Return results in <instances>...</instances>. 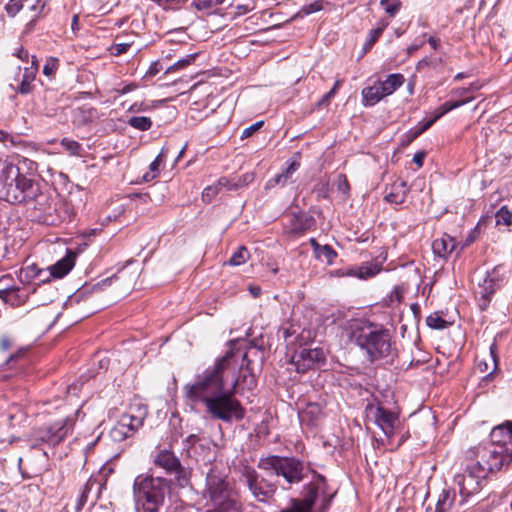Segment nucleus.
Masks as SVG:
<instances>
[{"mask_svg": "<svg viewBox=\"0 0 512 512\" xmlns=\"http://www.w3.org/2000/svg\"><path fill=\"white\" fill-rule=\"evenodd\" d=\"M433 125V120L421 121L418 125L409 131H407L401 139V145L403 147L408 146L412 143L417 137H419L423 132L428 130Z\"/></svg>", "mask_w": 512, "mask_h": 512, "instance_id": "nucleus-25", "label": "nucleus"}, {"mask_svg": "<svg viewBox=\"0 0 512 512\" xmlns=\"http://www.w3.org/2000/svg\"><path fill=\"white\" fill-rule=\"evenodd\" d=\"M249 291L253 297H258L261 294V288L259 286H250Z\"/></svg>", "mask_w": 512, "mask_h": 512, "instance_id": "nucleus-61", "label": "nucleus"}, {"mask_svg": "<svg viewBox=\"0 0 512 512\" xmlns=\"http://www.w3.org/2000/svg\"><path fill=\"white\" fill-rule=\"evenodd\" d=\"M196 56H197V54L187 55L186 57L180 59L173 65L169 66L166 69L165 73H171V72L185 68L186 66L190 65L195 60Z\"/></svg>", "mask_w": 512, "mask_h": 512, "instance_id": "nucleus-39", "label": "nucleus"}, {"mask_svg": "<svg viewBox=\"0 0 512 512\" xmlns=\"http://www.w3.org/2000/svg\"><path fill=\"white\" fill-rule=\"evenodd\" d=\"M130 47L129 43H117L113 47V54L120 55L128 51Z\"/></svg>", "mask_w": 512, "mask_h": 512, "instance_id": "nucleus-54", "label": "nucleus"}, {"mask_svg": "<svg viewBox=\"0 0 512 512\" xmlns=\"http://www.w3.org/2000/svg\"><path fill=\"white\" fill-rule=\"evenodd\" d=\"M60 145L68 152L71 156H80L82 152V146L75 140L69 138H63Z\"/></svg>", "mask_w": 512, "mask_h": 512, "instance_id": "nucleus-36", "label": "nucleus"}, {"mask_svg": "<svg viewBox=\"0 0 512 512\" xmlns=\"http://www.w3.org/2000/svg\"><path fill=\"white\" fill-rule=\"evenodd\" d=\"M426 323L433 329H444L448 326V323L438 313L429 315L426 318Z\"/></svg>", "mask_w": 512, "mask_h": 512, "instance_id": "nucleus-40", "label": "nucleus"}, {"mask_svg": "<svg viewBox=\"0 0 512 512\" xmlns=\"http://www.w3.org/2000/svg\"><path fill=\"white\" fill-rule=\"evenodd\" d=\"M28 51L24 50L23 48H20L17 52V57L21 60H27L28 59Z\"/></svg>", "mask_w": 512, "mask_h": 512, "instance_id": "nucleus-60", "label": "nucleus"}, {"mask_svg": "<svg viewBox=\"0 0 512 512\" xmlns=\"http://www.w3.org/2000/svg\"><path fill=\"white\" fill-rule=\"evenodd\" d=\"M160 69H161V68H160V64H159L158 62H155V63H153V64L150 66V68H149V70H148V72H147V73H148L150 76H154V75H156V74L160 71Z\"/></svg>", "mask_w": 512, "mask_h": 512, "instance_id": "nucleus-56", "label": "nucleus"}, {"mask_svg": "<svg viewBox=\"0 0 512 512\" xmlns=\"http://www.w3.org/2000/svg\"><path fill=\"white\" fill-rule=\"evenodd\" d=\"M263 124L264 121L261 120L245 128L241 134V138L244 139L252 136L256 131H258L263 126Z\"/></svg>", "mask_w": 512, "mask_h": 512, "instance_id": "nucleus-49", "label": "nucleus"}, {"mask_svg": "<svg viewBox=\"0 0 512 512\" xmlns=\"http://www.w3.org/2000/svg\"><path fill=\"white\" fill-rule=\"evenodd\" d=\"M24 0H10L5 5V11L11 17H14L22 8Z\"/></svg>", "mask_w": 512, "mask_h": 512, "instance_id": "nucleus-46", "label": "nucleus"}, {"mask_svg": "<svg viewBox=\"0 0 512 512\" xmlns=\"http://www.w3.org/2000/svg\"><path fill=\"white\" fill-rule=\"evenodd\" d=\"M300 163L297 160H290L287 162V167L275 177H272L266 182L265 188L271 189L277 185L285 186L292 178V175L298 170Z\"/></svg>", "mask_w": 512, "mask_h": 512, "instance_id": "nucleus-19", "label": "nucleus"}, {"mask_svg": "<svg viewBox=\"0 0 512 512\" xmlns=\"http://www.w3.org/2000/svg\"><path fill=\"white\" fill-rule=\"evenodd\" d=\"M73 421L69 417L62 418L51 424H44L31 433L32 446L48 444L55 446L61 443L72 431Z\"/></svg>", "mask_w": 512, "mask_h": 512, "instance_id": "nucleus-9", "label": "nucleus"}, {"mask_svg": "<svg viewBox=\"0 0 512 512\" xmlns=\"http://www.w3.org/2000/svg\"><path fill=\"white\" fill-rule=\"evenodd\" d=\"M404 76L400 73L390 74L385 81L379 82L382 94L391 95L397 88L404 83Z\"/></svg>", "mask_w": 512, "mask_h": 512, "instance_id": "nucleus-26", "label": "nucleus"}, {"mask_svg": "<svg viewBox=\"0 0 512 512\" xmlns=\"http://www.w3.org/2000/svg\"><path fill=\"white\" fill-rule=\"evenodd\" d=\"M230 371V359L225 356L183 388L191 403L202 404L211 419L224 423L238 422L245 416V408L235 396L238 379L230 381Z\"/></svg>", "mask_w": 512, "mask_h": 512, "instance_id": "nucleus-1", "label": "nucleus"}, {"mask_svg": "<svg viewBox=\"0 0 512 512\" xmlns=\"http://www.w3.org/2000/svg\"><path fill=\"white\" fill-rule=\"evenodd\" d=\"M215 186H217V188H219V191L222 189V188H227L228 190H234L236 189V185L235 184H231L230 181L225 178V177H222L218 180V182L216 184H214Z\"/></svg>", "mask_w": 512, "mask_h": 512, "instance_id": "nucleus-52", "label": "nucleus"}, {"mask_svg": "<svg viewBox=\"0 0 512 512\" xmlns=\"http://www.w3.org/2000/svg\"><path fill=\"white\" fill-rule=\"evenodd\" d=\"M0 345H1V348H2L3 350H7V349H9V348H10V346H11L10 339H9V338H7V337L2 338V339H1V342H0Z\"/></svg>", "mask_w": 512, "mask_h": 512, "instance_id": "nucleus-58", "label": "nucleus"}, {"mask_svg": "<svg viewBox=\"0 0 512 512\" xmlns=\"http://www.w3.org/2000/svg\"><path fill=\"white\" fill-rule=\"evenodd\" d=\"M456 498L455 491L443 489L438 496L435 512H447L453 505Z\"/></svg>", "mask_w": 512, "mask_h": 512, "instance_id": "nucleus-28", "label": "nucleus"}, {"mask_svg": "<svg viewBox=\"0 0 512 512\" xmlns=\"http://www.w3.org/2000/svg\"><path fill=\"white\" fill-rule=\"evenodd\" d=\"M35 291H36L35 287L26 286V285H24V286L17 285L14 289H12L7 294L2 296L1 299L5 303H8L13 307H18V306L23 305L27 301L29 295Z\"/></svg>", "mask_w": 512, "mask_h": 512, "instance_id": "nucleus-18", "label": "nucleus"}, {"mask_svg": "<svg viewBox=\"0 0 512 512\" xmlns=\"http://www.w3.org/2000/svg\"><path fill=\"white\" fill-rule=\"evenodd\" d=\"M128 124L140 131H147L152 126V121L149 117L145 116H134L128 120Z\"/></svg>", "mask_w": 512, "mask_h": 512, "instance_id": "nucleus-34", "label": "nucleus"}, {"mask_svg": "<svg viewBox=\"0 0 512 512\" xmlns=\"http://www.w3.org/2000/svg\"><path fill=\"white\" fill-rule=\"evenodd\" d=\"M166 157V150L163 148L159 155L155 158V160L149 166V172L143 175V180L145 182L152 181L155 179L160 172V165L163 159Z\"/></svg>", "mask_w": 512, "mask_h": 512, "instance_id": "nucleus-30", "label": "nucleus"}, {"mask_svg": "<svg viewBox=\"0 0 512 512\" xmlns=\"http://www.w3.org/2000/svg\"><path fill=\"white\" fill-rule=\"evenodd\" d=\"M32 66H34L32 71H28L27 68L25 69V73L19 87V92L21 94L29 93L31 90V82L34 79L35 71L37 70V59L35 56H32Z\"/></svg>", "mask_w": 512, "mask_h": 512, "instance_id": "nucleus-31", "label": "nucleus"}, {"mask_svg": "<svg viewBox=\"0 0 512 512\" xmlns=\"http://www.w3.org/2000/svg\"><path fill=\"white\" fill-rule=\"evenodd\" d=\"M199 440V437L195 434H191L186 438V443L191 446L194 445Z\"/></svg>", "mask_w": 512, "mask_h": 512, "instance_id": "nucleus-57", "label": "nucleus"}, {"mask_svg": "<svg viewBox=\"0 0 512 512\" xmlns=\"http://www.w3.org/2000/svg\"><path fill=\"white\" fill-rule=\"evenodd\" d=\"M504 282L505 276L501 267H496L487 273L477 290L478 306L481 311L487 310L494 293L504 285Z\"/></svg>", "mask_w": 512, "mask_h": 512, "instance_id": "nucleus-13", "label": "nucleus"}, {"mask_svg": "<svg viewBox=\"0 0 512 512\" xmlns=\"http://www.w3.org/2000/svg\"><path fill=\"white\" fill-rule=\"evenodd\" d=\"M380 5L390 17H393L399 11L401 2L399 0H381Z\"/></svg>", "mask_w": 512, "mask_h": 512, "instance_id": "nucleus-41", "label": "nucleus"}, {"mask_svg": "<svg viewBox=\"0 0 512 512\" xmlns=\"http://www.w3.org/2000/svg\"><path fill=\"white\" fill-rule=\"evenodd\" d=\"M169 489L168 481L151 474L138 475L133 483V496L136 508L145 512H157L163 505Z\"/></svg>", "mask_w": 512, "mask_h": 512, "instance_id": "nucleus-3", "label": "nucleus"}, {"mask_svg": "<svg viewBox=\"0 0 512 512\" xmlns=\"http://www.w3.org/2000/svg\"><path fill=\"white\" fill-rule=\"evenodd\" d=\"M219 193V188L215 185L208 186L204 189L202 193V198L204 201L210 202L213 197H215Z\"/></svg>", "mask_w": 512, "mask_h": 512, "instance_id": "nucleus-50", "label": "nucleus"}, {"mask_svg": "<svg viewBox=\"0 0 512 512\" xmlns=\"http://www.w3.org/2000/svg\"><path fill=\"white\" fill-rule=\"evenodd\" d=\"M148 413L147 406L139 401L133 402L120 416L116 425L111 429L114 441H123L132 436L142 425Z\"/></svg>", "mask_w": 512, "mask_h": 512, "instance_id": "nucleus-7", "label": "nucleus"}, {"mask_svg": "<svg viewBox=\"0 0 512 512\" xmlns=\"http://www.w3.org/2000/svg\"><path fill=\"white\" fill-rule=\"evenodd\" d=\"M481 87H482V85H480L479 83H471L468 87L453 89L451 91V94L453 96L461 97L467 93L475 92V91L479 90Z\"/></svg>", "mask_w": 512, "mask_h": 512, "instance_id": "nucleus-48", "label": "nucleus"}, {"mask_svg": "<svg viewBox=\"0 0 512 512\" xmlns=\"http://www.w3.org/2000/svg\"><path fill=\"white\" fill-rule=\"evenodd\" d=\"M90 488H91V486L89 483H87L84 486L83 491L78 499L77 510H80L87 502V493L89 492Z\"/></svg>", "mask_w": 512, "mask_h": 512, "instance_id": "nucleus-51", "label": "nucleus"}, {"mask_svg": "<svg viewBox=\"0 0 512 512\" xmlns=\"http://www.w3.org/2000/svg\"><path fill=\"white\" fill-rule=\"evenodd\" d=\"M210 500L221 512H238V503L231 497L229 484L223 476L211 471L206 477Z\"/></svg>", "mask_w": 512, "mask_h": 512, "instance_id": "nucleus-8", "label": "nucleus"}, {"mask_svg": "<svg viewBox=\"0 0 512 512\" xmlns=\"http://www.w3.org/2000/svg\"><path fill=\"white\" fill-rule=\"evenodd\" d=\"M428 42L432 46L433 49H437V47H438V40L437 39H435L433 37H430Z\"/></svg>", "mask_w": 512, "mask_h": 512, "instance_id": "nucleus-62", "label": "nucleus"}, {"mask_svg": "<svg viewBox=\"0 0 512 512\" xmlns=\"http://www.w3.org/2000/svg\"><path fill=\"white\" fill-rule=\"evenodd\" d=\"M134 88H135V86H134V85H127V86H125V87L122 89L121 93H122V94L128 93V92L132 91Z\"/></svg>", "mask_w": 512, "mask_h": 512, "instance_id": "nucleus-64", "label": "nucleus"}, {"mask_svg": "<svg viewBox=\"0 0 512 512\" xmlns=\"http://www.w3.org/2000/svg\"><path fill=\"white\" fill-rule=\"evenodd\" d=\"M326 355L322 348H303L295 353L291 360L298 373H305L314 367H320L325 363Z\"/></svg>", "mask_w": 512, "mask_h": 512, "instance_id": "nucleus-15", "label": "nucleus"}, {"mask_svg": "<svg viewBox=\"0 0 512 512\" xmlns=\"http://www.w3.org/2000/svg\"><path fill=\"white\" fill-rule=\"evenodd\" d=\"M315 256L317 259L326 260L329 264H331L334 258H336L337 253L331 246L321 245V247L317 248L315 251Z\"/></svg>", "mask_w": 512, "mask_h": 512, "instance_id": "nucleus-35", "label": "nucleus"}, {"mask_svg": "<svg viewBox=\"0 0 512 512\" xmlns=\"http://www.w3.org/2000/svg\"><path fill=\"white\" fill-rule=\"evenodd\" d=\"M322 8L323 5L321 0L314 1L313 3L303 6L302 9L292 18V20L296 19L298 16L309 15L318 12L322 10Z\"/></svg>", "mask_w": 512, "mask_h": 512, "instance_id": "nucleus-42", "label": "nucleus"}, {"mask_svg": "<svg viewBox=\"0 0 512 512\" xmlns=\"http://www.w3.org/2000/svg\"><path fill=\"white\" fill-rule=\"evenodd\" d=\"M486 477L487 474L480 468V464L475 462L468 465L462 474L455 477L461 496L459 506H464L481 491Z\"/></svg>", "mask_w": 512, "mask_h": 512, "instance_id": "nucleus-10", "label": "nucleus"}, {"mask_svg": "<svg viewBox=\"0 0 512 512\" xmlns=\"http://www.w3.org/2000/svg\"><path fill=\"white\" fill-rule=\"evenodd\" d=\"M425 156H426L425 152H423V151H419V152H417V153H415V154H414L413 162H414L418 167H422Z\"/></svg>", "mask_w": 512, "mask_h": 512, "instance_id": "nucleus-55", "label": "nucleus"}, {"mask_svg": "<svg viewBox=\"0 0 512 512\" xmlns=\"http://www.w3.org/2000/svg\"><path fill=\"white\" fill-rule=\"evenodd\" d=\"M250 257L249 251L245 246H240L237 251H235L231 258L229 259L228 263L232 266H239L241 264H244Z\"/></svg>", "mask_w": 512, "mask_h": 512, "instance_id": "nucleus-33", "label": "nucleus"}, {"mask_svg": "<svg viewBox=\"0 0 512 512\" xmlns=\"http://www.w3.org/2000/svg\"><path fill=\"white\" fill-rule=\"evenodd\" d=\"M333 494L327 491L326 480L321 475H316L305 487L303 499H292L291 506L280 512H311L313 506L320 504V512H326L329 508Z\"/></svg>", "mask_w": 512, "mask_h": 512, "instance_id": "nucleus-5", "label": "nucleus"}, {"mask_svg": "<svg viewBox=\"0 0 512 512\" xmlns=\"http://www.w3.org/2000/svg\"><path fill=\"white\" fill-rule=\"evenodd\" d=\"M388 26V22L386 21H380L375 29H372L369 32L368 38L366 40V43L364 45V48L366 50L370 49L374 43L378 40V38L381 36L385 28Z\"/></svg>", "mask_w": 512, "mask_h": 512, "instance_id": "nucleus-32", "label": "nucleus"}, {"mask_svg": "<svg viewBox=\"0 0 512 512\" xmlns=\"http://www.w3.org/2000/svg\"><path fill=\"white\" fill-rule=\"evenodd\" d=\"M256 8V3L253 0H249L245 4H238L235 6V16H242L247 14L250 11H253Z\"/></svg>", "mask_w": 512, "mask_h": 512, "instance_id": "nucleus-47", "label": "nucleus"}, {"mask_svg": "<svg viewBox=\"0 0 512 512\" xmlns=\"http://www.w3.org/2000/svg\"><path fill=\"white\" fill-rule=\"evenodd\" d=\"M408 192L407 184L404 181L395 182L391 186L390 192L385 196L386 201L395 204L404 202Z\"/></svg>", "mask_w": 512, "mask_h": 512, "instance_id": "nucleus-23", "label": "nucleus"}, {"mask_svg": "<svg viewBox=\"0 0 512 512\" xmlns=\"http://www.w3.org/2000/svg\"><path fill=\"white\" fill-rule=\"evenodd\" d=\"M59 67V60L55 57H49L43 67V74L47 77H54Z\"/></svg>", "mask_w": 512, "mask_h": 512, "instance_id": "nucleus-44", "label": "nucleus"}, {"mask_svg": "<svg viewBox=\"0 0 512 512\" xmlns=\"http://www.w3.org/2000/svg\"><path fill=\"white\" fill-rule=\"evenodd\" d=\"M17 286L13 277L9 274L0 277V298Z\"/></svg>", "mask_w": 512, "mask_h": 512, "instance_id": "nucleus-38", "label": "nucleus"}, {"mask_svg": "<svg viewBox=\"0 0 512 512\" xmlns=\"http://www.w3.org/2000/svg\"><path fill=\"white\" fill-rule=\"evenodd\" d=\"M74 260L75 254L71 251H68L62 259L57 261L49 268L50 276H53L54 278H62L74 267Z\"/></svg>", "mask_w": 512, "mask_h": 512, "instance_id": "nucleus-21", "label": "nucleus"}, {"mask_svg": "<svg viewBox=\"0 0 512 512\" xmlns=\"http://www.w3.org/2000/svg\"><path fill=\"white\" fill-rule=\"evenodd\" d=\"M240 482L244 484L252 497L259 502H268L276 492V485L265 479L253 467L245 465L240 470Z\"/></svg>", "mask_w": 512, "mask_h": 512, "instance_id": "nucleus-11", "label": "nucleus"}, {"mask_svg": "<svg viewBox=\"0 0 512 512\" xmlns=\"http://www.w3.org/2000/svg\"><path fill=\"white\" fill-rule=\"evenodd\" d=\"M258 467L283 477L289 484L299 483L304 477L303 463L294 457L268 456L260 459Z\"/></svg>", "mask_w": 512, "mask_h": 512, "instance_id": "nucleus-6", "label": "nucleus"}, {"mask_svg": "<svg viewBox=\"0 0 512 512\" xmlns=\"http://www.w3.org/2000/svg\"><path fill=\"white\" fill-rule=\"evenodd\" d=\"M43 270L38 268L34 263L28 264L22 267L18 273L19 282L24 286H30V283L35 278H40L43 274Z\"/></svg>", "mask_w": 512, "mask_h": 512, "instance_id": "nucleus-24", "label": "nucleus"}, {"mask_svg": "<svg viewBox=\"0 0 512 512\" xmlns=\"http://www.w3.org/2000/svg\"><path fill=\"white\" fill-rule=\"evenodd\" d=\"M496 350H497V346L495 343H493L491 346H490V358L492 360V370L490 371L489 374H492L496 369H497V366H498V358H497V355H496Z\"/></svg>", "mask_w": 512, "mask_h": 512, "instance_id": "nucleus-53", "label": "nucleus"}, {"mask_svg": "<svg viewBox=\"0 0 512 512\" xmlns=\"http://www.w3.org/2000/svg\"><path fill=\"white\" fill-rule=\"evenodd\" d=\"M0 192L9 203H33V207L41 212H47L51 206L39 183L6 161H0Z\"/></svg>", "mask_w": 512, "mask_h": 512, "instance_id": "nucleus-2", "label": "nucleus"}, {"mask_svg": "<svg viewBox=\"0 0 512 512\" xmlns=\"http://www.w3.org/2000/svg\"><path fill=\"white\" fill-rule=\"evenodd\" d=\"M382 270V265L377 262H367L363 265L350 269L347 273L349 276H354L359 279H368L374 277Z\"/></svg>", "mask_w": 512, "mask_h": 512, "instance_id": "nucleus-22", "label": "nucleus"}, {"mask_svg": "<svg viewBox=\"0 0 512 512\" xmlns=\"http://www.w3.org/2000/svg\"><path fill=\"white\" fill-rule=\"evenodd\" d=\"M154 464L166 471L167 474H172L175 477L176 483L180 487H185L189 479L184 467L181 465L180 460L170 450L164 449L157 453L154 457Z\"/></svg>", "mask_w": 512, "mask_h": 512, "instance_id": "nucleus-14", "label": "nucleus"}, {"mask_svg": "<svg viewBox=\"0 0 512 512\" xmlns=\"http://www.w3.org/2000/svg\"><path fill=\"white\" fill-rule=\"evenodd\" d=\"M223 2L224 0H193L192 5L197 10H209L220 5Z\"/></svg>", "mask_w": 512, "mask_h": 512, "instance_id": "nucleus-45", "label": "nucleus"}, {"mask_svg": "<svg viewBox=\"0 0 512 512\" xmlns=\"http://www.w3.org/2000/svg\"><path fill=\"white\" fill-rule=\"evenodd\" d=\"M310 243L314 252L317 250V248L321 247V245L314 238L310 239Z\"/></svg>", "mask_w": 512, "mask_h": 512, "instance_id": "nucleus-63", "label": "nucleus"}, {"mask_svg": "<svg viewBox=\"0 0 512 512\" xmlns=\"http://www.w3.org/2000/svg\"><path fill=\"white\" fill-rule=\"evenodd\" d=\"M477 368L479 369L480 372L485 373L488 371V364L485 361H478Z\"/></svg>", "mask_w": 512, "mask_h": 512, "instance_id": "nucleus-59", "label": "nucleus"}, {"mask_svg": "<svg viewBox=\"0 0 512 512\" xmlns=\"http://www.w3.org/2000/svg\"><path fill=\"white\" fill-rule=\"evenodd\" d=\"M382 89H380L379 82L370 86L366 87L362 90V97H363V104L365 106H372L379 102L383 97H385L384 94L381 93Z\"/></svg>", "mask_w": 512, "mask_h": 512, "instance_id": "nucleus-27", "label": "nucleus"}, {"mask_svg": "<svg viewBox=\"0 0 512 512\" xmlns=\"http://www.w3.org/2000/svg\"><path fill=\"white\" fill-rule=\"evenodd\" d=\"M342 80H336L334 86L331 88L329 92H327L317 103V107L328 106L330 101L334 98L337 90L342 85Z\"/></svg>", "mask_w": 512, "mask_h": 512, "instance_id": "nucleus-43", "label": "nucleus"}, {"mask_svg": "<svg viewBox=\"0 0 512 512\" xmlns=\"http://www.w3.org/2000/svg\"><path fill=\"white\" fill-rule=\"evenodd\" d=\"M370 412L377 426L387 437H391L394 434L395 426L398 422L397 415L382 406L370 407Z\"/></svg>", "mask_w": 512, "mask_h": 512, "instance_id": "nucleus-16", "label": "nucleus"}, {"mask_svg": "<svg viewBox=\"0 0 512 512\" xmlns=\"http://www.w3.org/2000/svg\"><path fill=\"white\" fill-rule=\"evenodd\" d=\"M456 248V241L448 234H442L441 237L432 242L433 253L443 259H446Z\"/></svg>", "mask_w": 512, "mask_h": 512, "instance_id": "nucleus-20", "label": "nucleus"}, {"mask_svg": "<svg viewBox=\"0 0 512 512\" xmlns=\"http://www.w3.org/2000/svg\"><path fill=\"white\" fill-rule=\"evenodd\" d=\"M472 100H473V97H469V98H465V99H462V100H459V101H448V102H445L440 107H438L437 110L435 111V116L431 119V120H433V124L439 118H441L443 115H445L446 113H448L451 110L456 109V108H458L460 106H463V105L467 104L468 102H470Z\"/></svg>", "mask_w": 512, "mask_h": 512, "instance_id": "nucleus-29", "label": "nucleus"}, {"mask_svg": "<svg viewBox=\"0 0 512 512\" xmlns=\"http://www.w3.org/2000/svg\"><path fill=\"white\" fill-rule=\"evenodd\" d=\"M491 443L505 446L512 450V421H506L494 427L490 433Z\"/></svg>", "mask_w": 512, "mask_h": 512, "instance_id": "nucleus-17", "label": "nucleus"}, {"mask_svg": "<svg viewBox=\"0 0 512 512\" xmlns=\"http://www.w3.org/2000/svg\"><path fill=\"white\" fill-rule=\"evenodd\" d=\"M353 335L355 343L366 351L371 361L390 355L391 338L387 330L374 325H365L357 328Z\"/></svg>", "mask_w": 512, "mask_h": 512, "instance_id": "nucleus-4", "label": "nucleus"}, {"mask_svg": "<svg viewBox=\"0 0 512 512\" xmlns=\"http://www.w3.org/2000/svg\"><path fill=\"white\" fill-rule=\"evenodd\" d=\"M478 456L480 460L475 463L480 464V468L487 475L508 466L512 462V450H508L505 446L499 444H489L478 448Z\"/></svg>", "mask_w": 512, "mask_h": 512, "instance_id": "nucleus-12", "label": "nucleus"}, {"mask_svg": "<svg viewBox=\"0 0 512 512\" xmlns=\"http://www.w3.org/2000/svg\"><path fill=\"white\" fill-rule=\"evenodd\" d=\"M495 218L497 225L509 226L512 223V212L503 206L497 211Z\"/></svg>", "mask_w": 512, "mask_h": 512, "instance_id": "nucleus-37", "label": "nucleus"}]
</instances>
